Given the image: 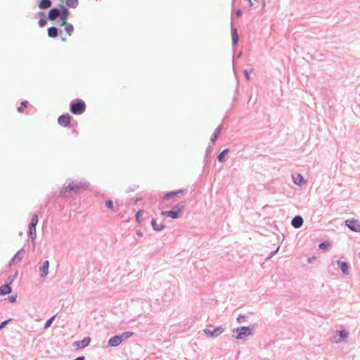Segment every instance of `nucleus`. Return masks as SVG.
<instances>
[{"instance_id": "20e7f679", "label": "nucleus", "mask_w": 360, "mask_h": 360, "mask_svg": "<svg viewBox=\"0 0 360 360\" xmlns=\"http://www.w3.org/2000/svg\"><path fill=\"white\" fill-rule=\"evenodd\" d=\"M345 224L352 231L356 232L360 231V224L357 220L347 219L345 221Z\"/></svg>"}, {"instance_id": "9b49d317", "label": "nucleus", "mask_w": 360, "mask_h": 360, "mask_svg": "<svg viewBox=\"0 0 360 360\" xmlns=\"http://www.w3.org/2000/svg\"><path fill=\"white\" fill-rule=\"evenodd\" d=\"M122 340L121 336H114L109 340V345L112 347H116L121 344Z\"/></svg>"}, {"instance_id": "6e6552de", "label": "nucleus", "mask_w": 360, "mask_h": 360, "mask_svg": "<svg viewBox=\"0 0 360 360\" xmlns=\"http://www.w3.org/2000/svg\"><path fill=\"white\" fill-rule=\"evenodd\" d=\"M91 342V339L89 337L84 338L82 341H77L74 343V346L77 349L84 348L87 347Z\"/></svg>"}, {"instance_id": "ea45409f", "label": "nucleus", "mask_w": 360, "mask_h": 360, "mask_svg": "<svg viewBox=\"0 0 360 360\" xmlns=\"http://www.w3.org/2000/svg\"><path fill=\"white\" fill-rule=\"evenodd\" d=\"M136 234L139 236H142V233L140 231H138L136 232Z\"/></svg>"}, {"instance_id": "a211bd4d", "label": "nucleus", "mask_w": 360, "mask_h": 360, "mask_svg": "<svg viewBox=\"0 0 360 360\" xmlns=\"http://www.w3.org/2000/svg\"><path fill=\"white\" fill-rule=\"evenodd\" d=\"M338 264L344 274H348L349 266L346 262L338 261Z\"/></svg>"}, {"instance_id": "2f4dec72", "label": "nucleus", "mask_w": 360, "mask_h": 360, "mask_svg": "<svg viewBox=\"0 0 360 360\" xmlns=\"http://www.w3.org/2000/svg\"><path fill=\"white\" fill-rule=\"evenodd\" d=\"M219 134V130L216 131L214 133L213 136L211 138V140H212V142L215 141L217 139Z\"/></svg>"}, {"instance_id": "4c0bfd02", "label": "nucleus", "mask_w": 360, "mask_h": 360, "mask_svg": "<svg viewBox=\"0 0 360 360\" xmlns=\"http://www.w3.org/2000/svg\"><path fill=\"white\" fill-rule=\"evenodd\" d=\"M8 321H3V322L0 324V330H1V328H3L5 326V325L8 323Z\"/></svg>"}, {"instance_id": "2eb2a0df", "label": "nucleus", "mask_w": 360, "mask_h": 360, "mask_svg": "<svg viewBox=\"0 0 360 360\" xmlns=\"http://www.w3.org/2000/svg\"><path fill=\"white\" fill-rule=\"evenodd\" d=\"M303 224V219L300 216H296L292 221V225L295 228H300Z\"/></svg>"}, {"instance_id": "f8f14e48", "label": "nucleus", "mask_w": 360, "mask_h": 360, "mask_svg": "<svg viewBox=\"0 0 360 360\" xmlns=\"http://www.w3.org/2000/svg\"><path fill=\"white\" fill-rule=\"evenodd\" d=\"M60 15V11L58 9L54 8L49 11L48 19L53 20Z\"/></svg>"}, {"instance_id": "cd10ccee", "label": "nucleus", "mask_w": 360, "mask_h": 360, "mask_svg": "<svg viewBox=\"0 0 360 360\" xmlns=\"http://www.w3.org/2000/svg\"><path fill=\"white\" fill-rule=\"evenodd\" d=\"M29 103L27 101H22L21 103V105L18 108V111L19 112H24V108H27Z\"/></svg>"}, {"instance_id": "f704fd0d", "label": "nucleus", "mask_w": 360, "mask_h": 360, "mask_svg": "<svg viewBox=\"0 0 360 360\" xmlns=\"http://www.w3.org/2000/svg\"><path fill=\"white\" fill-rule=\"evenodd\" d=\"M131 335H132V333L127 332V333H123L121 337H124V338H128Z\"/></svg>"}, {"instance_id": "412c9836", "label": "nucleus", "mask_w": 360, "mask_h": 360, "mask_svg": "<svg viewBox=\"0 0 360 360\" xmlns=\"http://www.w3.org/2000/svg\"><path fill=\"white\" fill-rule=\"evenodd\" d=\"M339 333V335H340V339H338V340H335V342H341L342 340H344L345 339H346L347 337H348V333L345 331V330H340L338 332Z\"/></svg>"}, {"instance_id": "7ed1b4c3", "label": "nucleus", "mask_w": 360, "mask_h": 360, "mask_svg": "<svg viewBox=\"0 0 360 360\" xmlns=\"http://www.w3.org/2000/svg\"><path fill=\"white\" fill-rule=\"evenodd\" d=\"M224 332V329L221 327H217L211 330L210 328H205L204 330V333L206 334L207 337L213 338L217 337L221 333Z\"/></svg>"}, {"instance_id": "4468645a", "label": "nucleus", "mask_w": 360, "mask_h": 360, "mask_svg": "<svg viewBox=\"0 0 360 360\" xmlns=\"http://www.w3.org/2000/svg\"><path fill=\"white\" fill-rule=\"evenodd\" d=\"M292 179L294 183L297 185L302 186L304 184V179L302 176L300 174L292 175Z\"/></svg>"}, {"instance_id": "7c9ffc66", "label": "nucleus", "mask_w": 360, "mask_h": 360, "mask_svg": "<svg viewBox=\"0 0 360 360\" xmlns=\"http://www.w3.org/2000/svg\"><path fill=\"white\" fill-rule=\"evenodd\" d=\"M105 205L106 207L108 208V209H110V210H112L113 208V204H112V201L109 200L108 201H106L105 202Z\"/></svg>"}, {"instance_id": "a878e982", "label": "nucleus", "mask_w": 360, "mask_h": 360, "mask_svg": "<svg viewBox=\"0 0 360 360\" xmlns=\"http://www.w3.org/2000/svg\"><path fill=\"white\" fill-rule=\"evenodd\" d=\"M37 224H38V216L37 214H34L32 217L31 222H30V225L34 228V227H36Z\"/></svg>"}, {"instance_id": "bb28decb", "label": "nucleus", "mask_w": 360, "mask_h": 360, "mask_svg": "<svg viewBox=\"0 0 360 360\" xmlns=\"http://www.w3.org/2000/svg\"><path fill=\"white\" fill-rule=\"evenodd\" d=\"M229 152V149H224L217 157V159L219 162H223L224 161V155L226 154H227Z\"/></svg>"}, {"instance_id": "6ab92c4d", "label": "nucleus", "mask_w": 360, "mask_h": 360, "mask_svg": "<svg viewBox=\"0 0 360 360\" xmlns=\"http://www.w3.org/2000/svg\"><path fill=\"white\" fill-rule=\"evenodd\" d=\"M152 226L155 231H161L164 229V225L162 224H158L156 220L153 219L151 221Z\"/></svg>"}, {"instance_id": "e433bc0d", "label": "nucleus", "mask_w": 360, "mask_h": 360, "mask_svg": "<svg viewBox=\"0 0 360 360\" xmlns=\"http://www.w3.org/2000/svg\"><path fill=\"white\" fill-rule=\"evenodd\" d=\"M252 72V70H250V72H248L247 70L245 71V77L248 79H250V75L249 74Z\"/></svg>"}, {"instance_id": "f3484780", "label": "nucleus", "mask_w": 360, "mask_h": 360, "mask_svg": "<svg viewBox=\"0 0 360 360\" xmlns=\"http://www.w3.org/2000/svg\"><path fill=\"white\" fill-rule=\"evenodd\" d=\"M51 6V1L50 0H40L39 7L40 9H46Z\"/></svg>"}, {"instance_id": "dca6fc26", "label": "nucleus", "mask_w": 360, "mask_h": 360, "mask_svg": "<svg viewBox=\"0 0 360 360\" xmlns=\"http://www.w3.org/2000/svg\"><path fill=\"white\" fill-rule=\"evenodd\" d=\"M65 4L66 6L71 8H75L78 4L79 1L78 0H65V1L63 2Z\"/></svg>"}, {"instance_id": "72a5a7b5", "label": "nucleus", "mask_w": 360, "mask_h": 360, "mask_svg": "<svg viewBox=\"0 0 360 360\" xmlns=\"http://www.w3.org/2000/svg\"><path fill=\"white\" fill-rule=\"evenodd\" d=\"M328 247V244L326 243H322L319 245V248L321 250H326Z\"/></svg>"}, {"instance_id": "aec40b11", "label": "nucleus", "mask_w": 360, "mask_h": 360, "mask_svg": "<svg viewBox=\"0 0 360 360\" xmlns=\"http://www.w3.org/2000/svg\"><path fill=\"white\" fill-rule=\"evenodd\" d=\"M48 34L50 37H56L58 35V30L55 27H51L48 29Z\"/></svg>"}, {"instance_id": "58836bf2", "label": "nucleus", "mask_w": 360, "mask_h": 360, "mask_svg": "<svg viewBox=\"0 0 360 360\" xmlns=\"http://www.w3.org/2000/svg\"><path fill=\"white\" fill-rule=\"evenodd\" d=\"M75 360H84V356H79L77 357Z\"/></svg>"}, {"instance_id": "c9c22d12", "label": "nucleus", "mask_w": 360, "mask_h": 360, "mask_svg": "<svg viewBox=\"0 0 360 360\" xmlns=\"http://www.w3.org/2000/svg\"><path fill=\"white\" fill-rule=\"evenodd\" d=\"M142 214H143V212H142V211H139V212H138L136 213V220H137L138 221H139V218H140V217H141Z\"/></svg>"}, {"instance_id": "79ce46f5", "label": "nucleus", "mask_w": 360, "mask_h": 360, "mask_svg": "<svg viewBox=\"0 0 360 360\" xmlns=\"http://www.w3.org/2000/svg\"><path fill=\"white\" fill-rule=\"evenodd\" d=\"M62 40H63V41H65L66 39H65V38H63V39H62Z\"/></svg>"}, {"instance_id": "c756f323", "label": "nucleus", "mask_w": 360, "mask_h": 360, "mask_svg": "<svg viewBox=\"0 0 360 360\" xmlns=\"http://www.w3.org/2000/svg\"><path fill=\"white\" fill-rule=\"evenodd\" d=\"M46 22H47V20L46 19H44V18H41L39 20V25L42 27L44 26H45V25L46 24Z\"/></svg>"}, {"instance_id": "a19ab883", "label": "nucleus", "mask_w": 360, "mask_h": 360, "mask_svg": "<svg viewBox=\"0 0 360 360\" xmlns=\"http://www.w3.org/2000/svg\"><path fill=\"white\" fill-rule=\"evenodd\" d=\"M236 14H237L238 16H240L241 15V11H238Z\"/></svg>"}, {"instance_id": "f257e3e1", "label": "nucleus", "mask_w": 360, "mask_h": 360, "mask_svg": "<svg viewBox=\"0 0 360 360\" xmlns=\"http://www.w3.org/2000/svg\"><path fill=\"white\" fill-rule=\"evenodd\" d=\"M88 184L82 182L71 181L63 188V193H67L70 191H78L79 190H86Z\"/></svg>"}, {"instance_id": "393cba45", "label": "nucleus", "mask_w": 360, "mask_h": 360, "mask_svg": "<svg viewBox=\"0 0 360 360\" xmlns=\"http://www.w3.org/2000/svg\"><path fill=\"white\" fill-rule=\"evenodd\" d=\"M30 236L32 240H34L37 237L36 227H32L30 225Z\"/></svg>"}, {"instance_id": "423d86ee", "label": "nucleus", "mask_w": 360, "mask_h": 360, "mask_svg": "<svg viewBox=\"0 0 360 360\" xmlns=\"http://www.w3.org/2000/svg\"><path fill=\"white\" fill-rule=\"evenodd\" d=\"M71 120L72 117L70 115L65 114L58 117V122L61 127H65L70 124Z\"/></svg>"}, {"instance_id": "0eeeda50", "label": "nucleus", "mask_w": 360, "mask_h": 360, "mask_svg": "<svg viewBox=\"0 0 360 360\" xmlns=\"http://www.w3.org/2000/svg\"><path fill=\"white\" fill-rule=\"evenodd\" d=\"M237 330H238V334L236 337V339H244L251 334V329L249 327H242Z\"/></svg>"}, {"instance_id": "473e14b6", "label": "nucleus", "mask_w": 360, "mask_h": 360, "mask_svg": "<svg viewBox=\"0 0 360 360\" xmlns=\"http://www.w3.org/2000/svg\"><path fill=\"white\" fill-rule=\"evenodd\" d=\"M16 299H17V295H12V296H10L8 297V300L10 302H15L16 301Z\"/></svg>"}, {"instance_id": "9d476101", "label": "nucleus", "mask_w": 360, "mask_h": 360, "mask_svg": "<svg viewBox=\"0 0 360 360\" xmlns=\"http://www.w3.org/2000/svg\"><path fill=\"white\" fill-rule=\"evenodd\" d=\"M69 13H70L67 8H63V11H62V13L60 15V26H63L64 25H66L67 18H68V15H69Z\"/></svg>"}, {"instance_id": "5701e85b", "label": "nucleus", "mask_w": 360, "mask_h": 360, "mask_svg": "<svg viewBox=\"0 0 360 360\" xmlns=\"http://www.w3.org/2000/svg\"><path fill=\"white\" fill-rule=\"evenodd\" d=\"M64 26H65V30L67 34L69 36H71L72 32H73V31H74L73 26L72 25H70V24H68L67 22H66V25H64Z\"/></svg>"}, {"instance_id": "c85d7f7f", "label": "nucleus", "mask_w": 360, "mask_h": 360, "mask_svg": "<svg viewBox=\"0 0 360 360\" xmlns=\"http://www.w3.org/2000/svg\"><path fill=\"white\" fill-rule=\"evenodd\" d=\"M55 317H56V316H53L51 318H50L49 320L46 321L45 326H44L45 328H47L51 326V324L52 323Z\"/></svg>"}, {"instance_id": "b1692460", "label": "nucleus", "mask_w": 360, "mask_h": 360, "mask_svg": "<svg viewBox=\"0 0 360 360\" xmlns=\"http://www.w3.org/2000/svg\"><path fill=\"white\" fill-rule=\"evenodd\" d=\"M232 40L234 45H236L238 40V36L236 28L232 29Z\"/></svg>"}, {"instance_id": "1a4fd4ad", "label": "nucleus", "mask_w": 360, "mask_h": 360, "mask_svg": "<svg viewBox=\"0 0 360 360\" xmlns=\"http://www.w3.org/2000/svg\"><path fill=\"white\" fill-rule=\"evenodd\" d=\"M49 262L48 260H46L43 262L41 266L40 267V274L41 277H45L47 276L49 273Z\"/></svg>"}, {"instance_id": "4be33fe9", "label": "nucleus", "mask_w": 360, "mask_h": 360, "mask_svg": "<svg viewBox=\"0 0 360 360\" xmlns=\"http://www.w3.org/2000/svg\"><path fill=\"white\" fill-rule=\"evenodd\" d=\"M184 193V190H179L176 192L168 193L164 196V199H169L170 198H172L179 193Z\"/></svg>"}, {"instance_id": "f03ea898", "label": "nucleus", "mask_w": 360, "mask_h": 360, "mask_svg": "<svg viewBox=\"0 0 360 360\" xmlns=\"http://www.w3.org/2000/svg\"><path fill=\"white\" fill-rule=\"evenodd\" d=\"M86 110V105L83 101H79L75 103L72 104L70 111L74 115H80Z\"/></svg>"}, {"instance_id": "ddd939ff", "label": "nucleus", "mask_w": 360, "mask_h": 360, "mask_svg": "<svg viewBox=\"0 0 360 360\" xmlns=\"http://www.w3.org/2000/svg\"><path fill=\"white\" fill-rule=\"evenodd\" d=\"M11 287L9 284L4 285L0 288V296H4L11 292Z\"/></svg>"}, {"instance_id": "39448f33", "label": "nucleus", "mask_w": 360, "mask_h": 360, "mask_svg": "<svg viewBox=\"0 0 360 360\" xmlns=\"http://www.w3.org/2000/svg\"><path fill=\"white\" fill-rule=\"evenodd\" d=\"M183 207H179L176 210L173 211H163L161 214L167 216L172 219H177L182 212Z\"/></svg>"}]
</instances>
